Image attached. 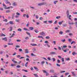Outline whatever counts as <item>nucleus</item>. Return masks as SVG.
Segmentation results:
<instances>
[{
	"instance_id": "obj_16",
	"label": "nucleus",
	"mask_w": 77,
	"mask_h": 77,
	"mask_svg": "<svg viewBox=\"0 0 77 77\" xmlns=\"http://www.w3.org/2000/svg\"><path fill=\"white\" fill-rule=\"evenodd\" d=\"M70 30H68L65 31L66 33H69Z\"/></svg>"
},
{
	"instance_id": "obj_23",
	"label": "nucleus",
	"mask_w": 77,
	"mask_h": 77,
	"mask_svg": "<svg viewBox=\"0 0 77 77\" xmlns=\"http://www.w3.org/2000/svg\"><path fill=\"white\" fill-rule=\"evenodd\" d=\"M15 66V64H11V66Z\"/></svg>"
},
{
	"instance_id": "obj_48",
	"label": "nucleus",
	"mask_w": 77,
	"mask_h": 77,
	"mask_svg": "<svg viewBox=\"0 0 77 77\" xmlns=\"http://www.w3.org/2000/svg\"><path fill=\"white\" fill-rule=\"evenodd\" d=\"M19 51H20V52H22V51H23V50H22V49H19Z\"/></svg>"
},
{
	"instance_id": "obj_47",
	"label": "nucleus",
	"mask_w": 77,
	"mask_h": 77,
	"mask_svg": "<svg viewBox=\"0 0 77 77\" xmlns=\"http://www.w3.org/2000/svg\"><path fill=\"white\" fill-rule=\"evenodd\" d=\"M57 23V20H56L54 23V24H56Z\"/></svg>"
},
{
	"instance_id": "obj_5",
	"label": "nucleus",
	"mask_w": 77,
	"mask_h": 77,
	"mask_svg": "<svg viewBox=\"0 0 77 77\" xmlns=\"http://www.w3.org/2000/svg\"><path fill=\"white\" fill-rule=\"evenodd\" d=\"M40 35H45V33L44 32H40Z\"/></svg>"
},
{
	"instance_id": "obj_40",
	"label": "nucleus",
	"mask_w": 77,
	"mask_h": 77,
	"mask_svg": "<svg viewBox=\"0 0 77 77\" xmlns=\"http://www.w3.org/2000/svg\"><path fill=\"white\" fill-rule=\"evenodd\" d=\"M52 60H53V62H55V61L56 60H55V58H53Z\"/></svg>"
},
{
	"instance_id": "obj_15",
	"label": "nucleus",
	"mask_w": 77,
	"mask_h": 77,
	"mask_svg": "<svg viewBox=\"0 0 77 77\" xmlns=\"http://www.w3.org/2000/svg\"><path fill=\"white\" fill-rule=\"evenodd\" d=\"M31 45H32V46H37V45L36 44H31Z\"/></svg>"
},
{
	"instance_id": "obj_59",
	"label": "nucleus",
	"mask_w": 77,
	"mask_h": 77,
	"mask_svg": "<svg viewBox=\"0 0 77 77\" xmlns=\"http://www.w3.org/2000/svg\"><path fill=\"white\" fill-rule=\"evenodd\" d=\"M66 60H70V59H69V58H68L66 59Z\"/></svg>"
},
{
	"instance_id": "obj_52",
	"label": "nucleus",
	"mask_w": 77,
	"mask_h": 77,
	"mask_svg": "<svg viewBox=\"0 0 77 77\" xmlns=\"http://www.w3.org/2000/svg\"><path fill=\"white\" fill-rule=\"evenodd\" d=\"M23 30H28L26 28H23Z\"/></svg>"
},
{
	"instance_id": "obj_53",
	"label": "nucleus",
	"mask_w": 77,
	"mask_h": 77,
	"mask_svg": "<svg viewBox=\"0 0 77 77\" xmlns=\"http://www.w3.org/2000/svg\"><path fill=\"white\" fill-rule=\"evenodd\" d=\"M13 5L14 6H15V5H17V4L15 3V2H14Z\"/></svg>"
},
{
	"instance_id": "obj_37",
	"label": "nucleus",
	"mask_w": 77,
	"mask_h": 77,
	"mask_svg": "<svg viewBox=\"0 0 77 77\" xmlns=\"http://www.w3.org/2000/svg\"><path fill=\"white\" fill-rule=\"evenodd\" d=\"M58 2V1H55L54 2V4H55V5H56V3H57Z\"/></svg>"
},
{
	"instance_id": "obj_36",
	"label": "nucleus",
	"mask_w": 77,
	"mask_h": 77,
	"mask_svg": "<svg viewBox=\"0 0 77 77\" xmlns=\"http://www.w3.org/2000/svg\"><path fill=\"white\" fill-rule=\"evenodd\" d=\"M44 63H45V61H42L41 63H42V65H43V64H44Z\"/></svg>"
},
{
	"instance_id": "obj_50",
	"label": "nucleus",
	"mask_w": 77,
	"mask_h": 77,
	"mask_svg": "<svg viewBox=\"0 0 77 77\" xmlns=\"http://www.w3.org/2000/svg\"><path fill=\"white\" fill-rule=\"evenodd\" d=\"M57 66H60V64H56Z\"/></svg>"
},
{
	"instance_id": "obj_21",
	"label": "nucleus",
	"mask_w": 77,
	"mask_h": 77,
	"mask_svg": "<svg viewBox=\"0 0 77 77\" xmlns=\"http://www.w3.org/2000/svg\"><path fill=\"white\" fill-rule=\"evenodd\" d=\"M10 28L11 30H9V31H12V28H13L12 27L10 26Z\"/></svg>"
},
{
	"instance_id": "obj_13",
	"label": "nucleus",
	"mask_w": 77,
	"mask_h": 77,
	"mask_svg": "<svg viewBox=\"0 0 77 77\" xmlns=\"http://www.w3.org/2000/svg\"><path fill=\"white\" fill-rule=\"evenodd\" d=\"M25 53H29V51L27 49H26L25 50Z\"/></svg>"
},
{
	"instance_id": "obj_19",
	"label": "nucleus",
	"mask_w": 77,
	"mask_h": 77,
	"mask_svg": "<svg viewBox=\"0 0 77 77\" xmlns=\"http://www.w3.org/2000/svg\"><path fill=\"white\" fill-rule=\"evenodd\" d=\"M17 31H19V32H21V31H22V29L20 28H19L17 29Z\"/></svg>"
},
{
	"instance_id": "obj_17",
	"label": "nucleus",
	"mask_w": 77,
	"mask_h": 77,
	"mask_svg": "<svg viewBox=\"0 0 77 77\" xmlns=\"http://www.w3.org/2000/svg\"><path fill=\"white\" fill-rule=\"evenodd\" d=\"M28 63H29L28 62H26V64H25V66L26 67H27V64H28Z\"/></svg>"
},
{
	"instance_id": "obj_60",
	"label": "nucleus",
	"mask_w": 77,
	"mask_h": 77,
	"mask_svg": "<svg viewBox=\"0 0 77 77\" xmlns=\"http://www.w3.org/2000/svg\"><path fill=\"white\" fill-rule=\"evenodd\" d=\"M72 55L74 56L75 55V52H73V53H72Z\"/></svg>"
},
{
	"instance_id": "obj_58",
	"label": "nucleus",
	"mask_w": 77,
	"mask_h": 77,
	"mask_svg": "<svg viewBox=\"0 0 77 77\" xmlns=\"http://www.w3.org/2000/svg\"><path fill=\"white\" fill-rule=\"evenodd\" d=\"M16 14L17 15H20V14L18 12H17V13Z\"/></svg>"
},
{
	"instance_id": "obj_2",
	"label": "nucleus",
	"mask_w": 77,
	"mask_h": 77,
	"mask_svg": "<svg viewBox=\"0 0 77 77\" xmlns=\"http://www.w3.org/2000/svg\"><path fill=\"white\" fill-rule=\"evenodd\" d=\"M56 54V53L55 52L52 51V52H50V54H51V55H53V54Z\"/></svg>"
},
{
	"instance_id": "obj_14",
	"label": "nucleus",
	"mask_w": 77,
	"mask_h": 77,
	"mask_svg": "<svg viewBox=\"0 0 77 77\" xmlns=\"http://www.w3.org/2000/svg\"><path fill=\"white\" fill-rule=\"evenodd\" d=\"M48 22L49 23H50V24H51L52 23H53V20L49 21H48Z\"/></svg>"
},
{
	"instance_id": "obj_24",
	"label": "nucleus",
	"mask_w": 77,
	"mask_h": 77,
	"mask_svg": "<svg viewBox=\"0 0 77 77\" xmlns=\"http://www.w3.org/2000/svg\"><path fill=\"white\" fill-rule=\"evenodd\" d=\"M63 27H66V24L64 23L63 24Z\"/></svg>"
},
{
	"instance_id": "obj_44",
	"label": "nucleus",
	"mask_w": 77,
	"mask_h": 77,
	"mask_svg": "<svg viewBox=\"0 0 77 77\" xmlns=\"http://www.w3.org/2000/svg\"><path fill=\"white\" fill-rule=\"evenodd\" d=\"M57 62L58 63H59L60 62V60H57Z\"/></svg>"
},
{
	"instance_id": "obj_1",
	"label": "nucleus",
	"mask_w": 77,
	"mask_h": 77,
	"mask_svg": "<svg viewBox=\"0 0 77 77\" xmlns=\"http://www.w3.org/2000/svg\"><path fill=\"white\" fill-rule=\"evenodd\" d=\"M2 40L5 41H8V38H7V37H5L2 38Z\"/></svg>"
},
{
	"instance_id": "obj_25",
	"label": "nucleus",
	"mask_w": 77,
	"mask_h": 77,
	"mask_svg": "<svg viewBox=\"0 0 77 77\" xmlns=\"http://www.w3.org/2000/svg\"><path fill=\"white\" fill-rule=\"evenodd\" d=\"M75 42L74 41H73L71 43V44H75Z\"/></svg>"
},
{
	"instance_id": "obj_63",
	"label": "nucleus",
	"mask_w": 77,
	"mask_h": 77,
	"mask_svg": "<svg viewBox=\"0 0 77 77\" xmlns=\"http://www.w3.org/2000/svg\"><path fill=\"white\" fill-rule=\"evenodd\" d=\"M58 48L59 50H61V48H60V47L59 46L58 47Z\"/></svg>"
},
{
	"instance_id": "obj_64",
	"label": "nucleus",
	"mask_w": 77,
	"mask_h": 77,
	"mask_svg": "<svg viewBox=\"0 0 77 77\" xmlns=\"http://www.w3.org/2000/svg\"><path fill=\"white\" fill-rule=\"evenodd\" d=\"M73 2L77 3V0H73Z\"/></svg>"
},
{
	"instance_id": "obj_8",
	"label": "nucleus",
	"mask_w": 77,
	"mask_h": 77,
	"mask_svg": "<svg viewBox=\"0 0 77 77\" xmlns=\"http://www.w3.org/2000/svg\"><path fill=\"white\" fill-rule=\"evenodd\" d=\"M0 35V36H1V37H2V36H6V35H5V34H4L3 33L1 34Z\"/></svg>"
},
{
	"instance_id": "obj_4",
	"label": "nucleus",
	"mask_w": 77,
	"mask_h": 77,
	"mask_svg": "<svg viewBox=\"0 0 77 77\" xmlns=\"http://www.w3.org/2000/svg\"><path fill=\"white\" fill-rule=\"evenodd\" d=\"M45 5V3H41L38 4V6H42V5Z\"/></svg>"
},
{
	"instance_id": "obj_33",
	"label": "nucleus",
	"mask_w": 77,
	"mask_h": 77,
	"mask_svg": "<svg viewBox=\"0 0 77 77\" xmlns=\"http://www.w3.org/2000/svg\"><path fill=\"white\" fill-rule=\"evenodd\" d=\"M5 3H6V4H9V3H10V2L8 1H7L5 2Z\"/></svg>"
},
{
	"instance_id": "obj_45",
	"label": "nucleus",
	"mask_w": 77,
	"mask_h": 77,
	"mask_svg": "<svg viewBox=\"0 0 77 77\" xmlns=\"http://www.w3.org/2000/svg\"><path fill=\"white\" fill-rule=\"evenodd\" d=\"M15 35V34L14 33H13L12 34V35L11 36V37H14V36Z\"/></svg>"
},
{
	"instance_id": "obj_18",
	"label": "nucleus",
	"mask_w": 77,
	"mask_h": 77,
	"mask_svg": "<svg viewBox=\"0 0 77 77\" xmlns=\"http://www.w3.org/2000/svg\"><path fill=\"white\" fill-rule=\"evenodd\" d=\"M61 41L62 42H65V41H66V40H65V39H64L61 40Z\"/></svg>"
},
{
	"instance_id": "obj_9",
	"label": "nucleus",
	"mask_w": 77,
	"mask_h": 77,
	"mask_svg": "<svg viewBox=\"0 0 77 77\" xmlns=\"http://www.w3.org/2000/svg\"><path fill=\"white\" fill-rule=\"evenodd\" d=\"M29 30H33L34 29L33 27H30L29 28Z\"/></svg>"
},
{
	"instance_id": "obj_39",
	"label": "nucleus",
	"mask_w": 77,
	"mask_h": 77,
	"mask_svg": "<svg viewBox=\"0 0 77 77\" xmlns=\"http://www.w3.org/2000/svg\"><path fill=\"white\" fill-rule=\"evenodd\" d=\"M16 67H17V68H20L21 67V66H19V65H17L16 66Z\"/></svg>"
},
{
	"instance_id": "obj_55",
	"label": "nucleus",
	"mask_w": 77,
	"mask_h": 77,
	"mask_svg": "<svg viewBox=\"0 0 77 77\" xmlns=\"http://www.w3.org/2000/svg\"><path fill=\"white\" fill-rule=\"evenodd\" d=\"M2 5L3 6H4V7H5V8H6V6L4 4H3Z\"/></svg>"
},
{
	"instance_id": "obj_43",
	"label": "nucleus",
	"mask_w": 77,
	"mask_h": 77,
	"mask_svg": "<svg viewBox=\"0 0 77 77\" xmlns=\"http://www.w3.org/2000/svg\"><path fill=\"white\" fill-rule=\"evenodd\" d=\"M16 47H17V48H20V46L19 45H16Z\"/></svg>"
},
{
	"instance_id": "obj_41",
	"label": "nucleus",
	"mask_w": 77,
	"mask_h": 77,
	"mask_svg": "<svg viewBox=\"0 0 77 77\" xmlns=\"http://www.w3.org/2000/svg\"><path fill=\"white\" fill-rule=\"evenodd\" d=\"M3 21H5V22H7V21H8V20L6 19H5L3 20Z\"/></svg>"
},
{
	"instance_id": "obj_57",
	"label": "nucleus",
	"mask_w": 77,
	"mask_h": 77,
	"mask_svg": "<svg viewBox=\"0 0 77 77\" xmlns=\"http://www.w3.org/2000/svg\"><path fill=\"white\" fill-rule=\"evenodd\" d=\"M60 16L57 17H56V18L57 19H59V18H60Z\"/></svg>"
},
{
	"instance_id": "obj_62",
	"label": "nucleus",
	"mask_w": 77,
	"mask_h": 77,
	"mask_svg": "<svg viewBox=\"0 0 77 77\" xmlns=\"http://www.w3.org/2000/svg\"><path fill=\"white\" fill-rule=\"evenodd\" d=\"M34 68L35 69H38V68H36V67L35 66H34Z\"/></svg>"
},
{
	"instance_id": "obj_10",
	"label": "nucleus",
	"mask_w": 77,
	"mask_h": 77,
	"mask_svg": "<svg viewBox=\"0 0 77 77\" xmlns=\"http://www.w3.org/2000/svg\"><path fill=\"white\" fill-rule=\"evenodd\" d=\"M59 34H60V35H62V34L63 33V32L60 31L59 32Z\"/></svg>"
},
{
	"instance_id": "obj_29",
	"label": "nucleus",
	"mask_w": 77,
	"mask_h": 77,
	"mask_svg": "<svg viewBox=\"0 0 77 77\" xmlns=\"http://www.w3.org/2000/svg\"><path fill=\"white\" fill-rule=\"evenodd\" d=\"M8 44L9 45H13V43H8Z\"/></svg>"
},
{
	"instance_id": "obj_56",
	"label": "nucleus",
	"mask_w": 77,
	"mask_h": 77,
	"mask_svg": "<svg viewBox=\"0 0 77 77\" xmlns=\"http://www.w3.org/2000/svg\"><path fill=\"white\" fill-rule=\"evenodd\" d=\"M63 48H66V47H67V46H66V45H63Z\"/></svg>"
},
{
	"instance_id": "obj_38",
	"label": "nucleus",
	"mask_w": 77,
	"mask_h": 77,
	"mask_svg": "<svg viewBox=\"0 0 77 77\" xmlns=\"http://www.w3.org/2000/svg\"><path fill=\"white\" fill-rule=\"evenodd\" d=\"M26 16L27 18H29V15L28 14L26 15Z\"/></svg>"
},
{
	"instance_id": "obj_34",
	"label": "nucleus",
	"mask_w": 77,
	"mask_h": 77,
	"mask_svg": "<svg viewBox=\"0 0 77 77\" xmlns=\"http://www.w3.org/2000/svg\"><path fill=\"white\" fill-rule=\"evenodd\" d=\"M17 57H18V58H20V57H21V56L20 55H18L17 56Z\"/></svg>"
},
{
	"instance_id": "obj_54",
	"label": "nucleus",
	"mask_w": 77,
	"mask_h": 77,
	"mask_svg": "<svg viewBox=\"0 0 77 77\" xmlns=\"http://www.w3.org/2000/svg\"><path fill=\"white\" fill-rule=\"evenodd\" d=\"M15 21H16V22H19V21H20V20L16 19L15 20Z\"/></svg>"
},
{
	"instance_id": "obj_11",
	"label": "nucleus",
	"mask_w": 77,
	"mask_h": 77,
	"mask_svg": "<svg viewBox=\"0 0 77 77\" xmlns=\"http://www.w3.org/2000/svg\"><path fill=\"white\" fill-rule=\"evenodd\" d=\"M12 61L14 62V63H17V62L15 60H12Z\"/></svg>"
},
{
	"instance_id": "obj_27",
	"label": "nucleus",
	"mask_w": 77,
	"mask_h": 77,
	"mask_svg": "<svg viewBox=\"0 0 77 77\" xmlns=\"http://www.w3.org/2000/svg\"><path fill=\"white\" fill-rule=\"evenodd\" d=\"M11 12V11L9 10H7L6 11V13H9V12Z\"/></svg>"
},
{
	"instance_id": "obj_6",
	"label": "nucleus",
	"mask_w": 77,
	"mask_h": 77,
	"mask_svg": "<svg viewBox=\"0 0 77 77\" xmlns=\"http://www.w3.org/2000/svg\"><path fill=\"white\" fill-rule=\"evenodd\" d=\"M9 23L11 25H12L13 24H14V23H13V21H10L9 22Z\"/></svg>"
},
{
	"instance_id": "obj_35",
	"label": "nucleus",
	"mask_w": 77,
	"mask_h": 77,
	"mask_svg": "<svg viewBox=\"0 0 77 77\" xmlns=\"http://www.w3.org/2000/svg\"><path fill=\"white\" fill-rule=\"evenodd\" d=\"M45 43L46 44H48V42L47 41H46L45 42Z\"/></svg>"
},
{
	"instance_id": "obj_7",
	"label": "nucleus",
	"mask_w": 77,
	"mask_h": 77,
	"mask_svg": "<svg viewBox=\"0 0 77 77\" xmlns=\"http://www.w3.org/2000/svg\"><path fill=\"white\" fill-rule=\"evenodd\" d=\"M62 23H63V21H62L61 22H59L58 23V24L59 25H61L62 24Z\"/></svg>"
},
{
	"instance_id": "obj_46",
	"label": "nucleus",
	"mask_w": 77,
	"mask_h": 77,
	"mask_svg": "<svg viewBox=\"0 0 77 77\" xmlns=\"http://www.w3.org/2000/svg\"><path fill=\"white\" fill-rule=\"evenodd\" d=\"M34 31L35 32V33H38V30H36V29H35Z\"/></svg>"
},
{
	"instance_id": "obj_30",
	"label": "nucleus",
	"mask_w": 77,
	"mask_h": 77,
	"mask_svg": "<svg viewBox=\"0 0 77 77\" xmlns=\"http://www.w3.org/2000/svg\"><path fill=\"white\" fill-rule=\"evenodd\" d=\"M50 72H54V70H51Z\"/></svg>"
},
{
	"instance_id": "obj_20",
	"label": "nucleus",
	"mask_w": 77,
	"mask_h": 77,
	"mask_svg": "<svg viewBox=\"0 0 77 77\" xmlns=\"http://www.w3.org/2000/svg\"><path fill=\"white\" fill-rule=\"evenodd\" d=\"M71 73H72L73 75H74L75 76V73H74V72H71Z\"/></svg>"
},
{
	"instance_id": "obj_61",
	"label": "nucleus",
	"mask_w": 77,
	"mask_h": 77,
	"mask_svg": "<svg viewBox=\"0 0 77 77\" xmlns=\"http://www.w3.org/2000/svg\"><path fill=\"white\" fill-rule=\"evenodd\" d=\"M47 21H44L43 22V23H45V24H47Z\"/></svg>"
},
{
	"instance_id": "obj_49",
	"label": "nucleus",
	"mask_w": 77,
	"mask_h": 77,
	"mask_svg": "<svg viewBox=\"0 0 77 77\" xmlns=\"http://www.w3.org/2000/svg\"><path fill=\"white\" fill-rule=\"evenodd\" d=\"M43 19V18L42 17H40L39 18L40 20H42Z\"/></svg>"
},
{
	"instance_id": "obj_3",
	"label": "nucleus",
	"mask_w": 77,
	"mask_h": 77,
	"mask_svg": "<svg viewBox=\"0 0 77 77\" xmlns=\"http://www.w3.org/2000/svg\"><path fill=\"white\" fill-rule=\"evenodd\" d=\"M67 16L68 18H69V11H67L66 12Z\"/></svg>"
},
{
	"instance_id": "obj_51",
	"label": "nucleus",
	"mask_w": 77,
	"mask_h": 77,
	"mask_svg": "<svg viewBox=\"0 0 77 77\" xmlns=\"http://www.w3.org/2000/svg\"><path fill=\"white\" fill-rule=\"evenodd\" d=\"M46 45H47V46H48V48H50V45H48V44H47Z\"/></svg>"
},
{
	"instance_id": "obj_31",
	"label": "nucleus",
	"mask_w": 77,
	"mask_h": 77,
	"mask_svg": "<svg viewBox=\"0 0 77 77\" xmlns=\"http://www.w3.org/2000/svg\"><path fill=\"white\" fill-rule=\"evenodd\" d=\"M69 24H74V22H73L72 23H70V22H69Z\"/></svg>"
},
{
	"instance_id": "obj_22",
	"label": "nucleus",
	"mask_w": 77,
	"mask_h": 77,
	"mask_svg": "<svg viewBox=\"0 0 77 77\" xmlns=\"http://www.w3.org/2000/svg\"><path fill=\"white\" fill-rule=\"evenodd\" d=\"M33 75L35 76V77H38V76L37 75V74H34Z\"/></svg>"
},
{
	"instance_id": "obj_32",
	"label": "nucleus",
	"mask_w": 77,
	"mask_h": 77,
	"mask_svg": "<svg viewBox=\"0 0 77 77\" xmlns=\"http://www.w3.org/2000/svg\"><path fill=\"white\" fill-rule=\"evenodd\" d=\"M61 47L62 48H61L62 50L63 51L64 50V49L65 48L63 47H62V46H61Z\"/></svg>"
},
{
	"instance_id": "obj_42",
	"label": "nucleus",
	"mask_w": 77,
	"mask_h": 77,
	"mask_svg": "<svg viewBox=\"0 0 77 77\" xmlns=\"http://www.w3.org/2000/svg\"><path fill=\"white\" fill-rule=\"evenodd\" d=\"M38 38H42L43 39V37H42V36H38Z\"/></svg>"
},
{
	"instance_id": "obj_28",
	"label": "nucleus",
	"mask_w": 77,
	"mask_h": 77,
	"mask_svg": "<svg viewBox=\"0 0 77 77\" xmlns=\"http://www.w3.org/2000/svg\"><path fill=\"white\" fill-rule=\"evenodd\" d=\"M25 39H26V40H28V39H29V38L28 37H27L26 38H25Z\"/></svg>"
},
{
	"instance_id": "obj_12",
	"label": "nucleus",
	"mask_w": 77,
	"mask_h": 77,
	"mask_svg": "<svg viewBox=\"0 0 77 77\" xmlns=\"http://www.w3.org/2000/svg\"><path fill=\"white\" fill-rule=\"evenodd\" d=\"M26 33H27V35H29V36L30 37V36H31V35H30V33H29V32H26Z\"/></svg>"
},
{
	"instance_id": "obj_26",
	"label": "nucleus",
	"mask_w": 77,
	"mask_h": 77,
	"mask_svg": "<svg viewBox=\"0 0 77 77\" xmlns=\"http://www.w3.org/2000/svg\"><path fill=\"white\" fill-rule=\"evenodd\" d=\"M45 38L48 39H50V37L48 36H47L45 37Z\"/></svg>"
}]
</instances>
